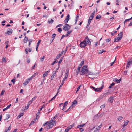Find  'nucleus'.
Masks as SVG:
<instances>
[{
    "label": "nucleus",
    "instance_id": "nucleus-6",
    "mask_svg": "<svg viewBox=\"0 0 132 132\" xmlns=\"http://www.w3.org/2000/svg\"><path fill=\"white\" fill-rule=\"evenodd\" d=\"M85 42V41L83 40V42H81L80 44V46L81 47L84 48L87 45V44Z\"/></svg>",
    "mask_w": 132,
    "mask_h": 132
},
{
    "label": "nucleus",
    "instance_id": "nucleus-25",
    "mask_svg": "<svg viewBox=\"0 0 132 132\" xmlns=\"http://www.w3.org/2000/svg\"><path fill=\"white\" fill-rule=\"evenodd\" d=\"M84 61H82L81 62V63L79 64V67H80V68H81L84 64Z\"/></svg>",
    "mask_w": 132,
    "mask_h": 132
},
{
    "label": "nucleus",
    "instance_id": "nucleus-40",
    "mask_svg": "<svg viewBox=\"0 0 132 132\" xmlns=\"http://www.w3.org/2000/svg\"><path fill=\"white\" fill-rule=\"evenodd\" d=\"M62 31V29L61 28H59L58 29V31L59 33H61Z\"/></svg>",
    "mask_w": 132,
    "mask_h": 132
},
{
    "label": "nucleus",
    "instance_id": "nucleus-51",
    "mask_svg": "<svg viewBox=\"0 0 132 132\" xmlns=\"http://www.w3.org/2000/svg\"><path fill=\"white\" fill-rule=\"evenodd\" d=\"M32 103V102L30 100L28 102L27 105L29 106V105Z\"/></svg>",
    "mask_w": 132,
    "mask_h": 132
},
{
    "label": "nucleus",
    "instance_id": "nucleus-49",
    "mask_svg": "<svg viewBox=\"0 0 132 132\" xmlns=\"http://www.w3.org/2000/svg\"><path fill=\"white\" fill-rule=\"evenodd\" d=\"M60 57V56L59 55V54H58L57 55V56L55 58V60H56V59L59 58Z\"/></svg>",
    "mask_w": 132,
    "mask_h": 132
},
{
    "label": "nucleus",
    "instance_id": "nucleus-46",
    "mask_svg": "<svg viewBox=\"0 0 132 132\" xmlns=\"http://www.w3.org/2000/svg\"><path fill=\"white\" fill-rule=\"evenodd\" d=\"M5 91L4 90H2L1 92L0 95L1 96L3 95L4 94V92H5Z\"/></svg>",
    "mask_w": 132,
    "mask_h": 132
},
{
    "label": "nucleus",
    "instance_id": "nucleus-54",
    "mask_svg": "<svg viewBox=\"0 0 132 132\" xmlns=\"http://www.w3.org/2000/svg\"><path fill=\"white\" fill-rule=\"evenodd\" d=\"M36 120H38V119L37 118V116L36 117L35 119H34V120H32V121H34V123L36 121Z\"/></svg>",
    "mask_w": 132,
    "mask_h": 132
},
{
    "label": "nucleus",
    "instance_id": "nucleus-37",
    "mask_svg": "<svg viewBox=\"0 0 132 132\" xmlns=\"http://www.w3.org/2000/svg\"><path fill=\"white\" fill-rule=\"evenodd\" d=\"M6 119H5V120H7L10 117V116L9 114H7L6 115Z\"/></svg>",
    "mask_w": 132,
    "mask_h": 132
},
{
    "label": "nucleus",
    "instance_id": "nucleus-33",
    "mask_svg": "<svg viewBox=\"0 0 132 132\" xmlns=\"http://www.w3.org/2000/svg\"><path fill=\"white\" fill-rule=\"evenodd\" d=\"M85 124H84L82 125H78L77 126L78 128H79L80 127H83L85 125Z\"/></svg>",
    "mask_w": 132,
    "mask_h": 132
},
{
    "label": "nucleus",
    "instance_id": "nucleus-24",
    "mask_svg": "<svg viewBox=\"0 0 132 132\" xmlns=\"http://www.w3.org/2000/svg\"><path fill=\"white\" fill-rule=\"evenodd\" d=\"M24 114L23 113H20V114L18 115L17 117L18 118H19L21 116H22Z\"/></svg>",
    "mask_w": 132,
    "mask_h": 132
},
{
    "label": "nucleus",
    "instance_id": "nucleus-43",
    "mask_svg": "<svg viewBox=\"0 0 132 132\" xmlns=\"http://www.w3.org/2000/svg\"><path fill=\"white\" fill-rule=\"evenodd\" d=\"M45 57V56H43V57H42L40 58V60L41 62H43L44 60Z\"/></svg>",
    "mask_w": 132,
    "mask_h": 132
},
{
    "label": "nucleus",
    "instance_id": "nucleus-61",
    "mask_svg": "<svg viewBox=\"0 0 132 132\" xmlns=\"http://www.w3.org/2000/svg\"><path fill=\"white\" fill-rule=\"evenodd\" d=\"M91 87L95 91H96V88H95V87Z\"/></svg>",
    "mask_w": 132,
    "mask_h": 132
},
{
    "label": "nucleus",
    "instance_id": "nucleus-14",
    "mask_svg": "<svg viewBox=\"0 0 132 132\" xmlns=\"http://www.w3.org/2000/svg\"><path fill=\"white\" fill-rule=\"evenodd\" d=\"M109 92H106L103 95H102V98L104 97L106 95H108L109 94Z\"/></svg>",
    "mask_w": 132,
    "mask_h": 132
},
{
    "label": "nucleus",
    "instance_id": "nucleus-50",
    "mask_svg": "<svg viewBox=\"0 0 132 132\" xmlns=\"http://www.w3.org/2000/svg\"><path fill=\"white\" fill-rule=\"evenodd\" d=\"M64 83V82L63 81H62L61 84L60 85V86H59V88L58 90H59V89H60V87H61L62 86V85Z\"/></svg>",
    "mask_w": 132,
    "mask_h": 132
},
{
    "label": "nucleus",
    "instance_id": "nucleus-23",
    "mask_svg": "<svg viewBox=\"0 0 132 132\" xmlns=\"http://www.w3.org/2000/svg\"><path fill=\"white\" fill-rule=\"evenodd\" d=\"M38 74V73H35L32 76L30 77V78H31V79H32L35 76H36Z\"/></svg>",
    "mask_w": 132,
    "mask_h": 132
},
{
    "label": "nucleus",
    "instance_id": "nucleus-55",
    "mask_svg": "<svg viewBox=\"0 0 132 132\" xmlns=\"http://www.w3.org/2000/svg\"><path fill=\"white\" fill-rule=\"evenodd\" d=\"M40 114V112H39H39H38L36 114V116H37H37H39V115Z\"/></svg>",
    "mask_w": 132,
    "mask_h": 132
},
{
    "label": "nucleus",
    "instance_id": "nucleus-52",
    "mask_svg": "<svg viewBox=\"0 0 132 132\" xmlns=\"http://www.w3.org/2000/svg\"><path fill=\"white\" fill-rule=\"evenodd\" d=\"M111 40V39L110 38L107 39L106 40V42H109Z\"/></svg>",
    "mask_w": 132,
    "mask_h": 132
},
{
    "label": "nucleus",
    "instance_id": "nucleus-16",
    "mask_svg": "<svg viewBox=\"0 0 132 132\" xmlns=\"http://www.w3.org/2000/svg\"><path fill=\"white\" fill-rule=\"evenodd\" d=\"M68 103V102L67 101H66L64 103V105L63 106V108L62 109V110H64V108L65 107V106H66L67 104Z\"/></svg>",
    "mask_w": 132,
    "mask_h": 132
},
{
    "label": "nucleus",
    "instance_id": "nucleus-7",
    "mask_svg": "<svg viewBox=\"0 0 132 132\" xmlns=\"http://www.w3.org/2000/svg\"><path fill=\"white\" fill-rule=\"evenodd\" d=\"M104 82H102V86L99 88H97L96 89V92H99L101 91L103 89V88L104 87Z\"/></svg>",
    "mask_w": 132,
    "mask_h": 132
},
{
    "label": "nucleus",
    "instance_id": "nucleus-28",
    "mask_svg": "<svg viewBox=\"0 0 132 132\" xmlns=\"http://www.w3.org/2000/svg\"><path fill=\"white\" fill-rule=\"evenodd\" d=\"M71 31H68L67 32L65 35V36L66 37H67L70 34V33L71 32Z\"/></svg>",
    "mask_w": 132,
    "mask_h": 132
},
{
    "label": "nucleus",
    "instance_id": "nucleus-32",
    "mask_svg": "<svg viewBox=\"0 0 132 132\" xmlns=\"http://www.w3.org/2000/svg\"><path fill=\"white\" fill-rule=\"evenodd\" d=\"M95 13V11H94L93 13H92L91 14L90 16L91 17H92V18H93L94 16V13Z\"/></svg>",
    "mask_w": 132,
    "mask_h": 132
},
{
    "label": "nucleus",
    "instance_id": "nucleus-27",
    "mask_svg": "<svg viewBox=\"0 0 132 132\" xmlns=\"http://www.w3.org/2000/svg\"><path fill=\"white\" fill-rule=\"evenodd\" d=\"M123 118V117L122 116H119L117 119V120L119 121H120L121 120H122Z\"/></svg>",
    "mask_w": 132,
    "mask_h": 132
},
{
    "label": "nucleus",
    "instance_id": "nucleus-53",
    "mask_svg": "<svg viewBox=\"0 0 132 132\" xmlns=\"http://www.w3.org/2000/svg\"><path fill=\"white\" fill-rule=\"evenodd\" d=\"M57 61H54V62H53L51 64V65H54L55 63H57Z\"/></svg>",
    "mask_w": 132,
    "mask_h": 132
},
{
    "label": "nucleus",
    "instance_id": "nucleus-64",
    "mask_svg": "<svg viewBox=\"0 0 132 132\" xmlns=\"http://www.w3.org/2000/svg\"><path fill=\"white\" fill-rule=\"evenodd\" d=\"M30 61L29 59H27V63H29L30 62Z\"/></svg>",
    "mask_w": 132,
    "mask_h": 132
},
{
    "label": "nucleus",
    "instance_id": "nucleus-3",
    "mask_svg": "<svg viewBox=\"0 0 132 132\" xmlns=\"http://www.w3.org/2000/svg\"><path fill=\"white\" fill-rule=\"evenodd\" d=\"M53 127V125L52 124V123L51 122V120L47 124V126L45 127V129L46 130H47L50 128H52Z\"/></svg>",
    "mask_w": 132,
    "mask_h": 132
},
{
    "label": "nucleus",
    "instance_id": "nucleus-18",
    "mask_svg": "<svg viewBox=\"0 0 132 132\" xmlns=\"http://www.w3.org/2000/svg\"><path fill=\"white\" fill-rule=\"evenodd\" d=\"M118 36V37H121V39L123 36V32H121L119 34Z\"/></svg>",
    "mask_w": 132,
    "mask_h": 132
},
{
    "label": "nucleus",
    "instance_id": "nucleus-62",
    "mask_svg": "<svg viewBox=\"0 0 132 132\" xmlns=\"http://www.w3.org/2000/svg\"><path fill=\"white\" fill-rule=\"evenodd\" d=\"M105 104H104L102 105L101 106V108H104L105 107Z\"/></svg>",
    "mask_w": 132,
    "mask_h": 132
},
{
    "label": "nucleus",
    "instance_id": "nucleus-21",
    "mask_svg": "<svg viewBox=\"0 0 132 132\" xmlns=\"http://www.w3.org/2000/svg\"><path fill=\"white\" fill-rule=\"evenodd\" d=\"M28 39V38L26 36H25V38L23 40L24 42L25 43H26L27 42Z\"/></svg>",
    "mask_w": 132,
    "mask_h": 132
},
{
    "label": "nucleus",
    "instance_id": "nucleus-41",
    "mask_svg": "<svg viewBox=\"0 0 132 132\" xmlns=\"http://www.w3.org/2000/svg\"><path fill=\"white\" fill-rule=\"evenodd\" d=\"M15 78H16L15 77L12 80H11V81L13 83V84H14L15 82Z\"/></svg>",
    "mask_w": 132,
    "mask_h": 132
},
{
    "label": "nucleus",
    "instance_id": "nucleus-58",
    "mask_svg": "<svg viewBox=\"0 0 132 132\" xmlns=\"http://www.w3.org/2000/svg\"><path fill=\"white\" fill-rule=\"evenodd\" d=\"M28 84V83L27 82L25 81L23 83V85L24 86H26Z\"/></svg>",
    "mask_w": 132,
    "mask_h": 132
},
{
    "label": "nucleus",
    "instance_id": "nucleus-48",
    "mask_svg": "<svg viewBox=\"0 0 132 132\" xmlns=\"http://www.w3.org/2000/svg\"><path fill=\"white\" fill-rule=\"evenodd\" d=\"M103 114H104L103 113H102L101 114H97V115L99 117H101L103 115Z\"/></svg>",
    "mask_w": 132,
    "mask_h": 132
},
{
    "label": "nucleus",
    "instance_id": "nucleus-9",
    "mask_svg": "<svg viewBox=\"0 0 132 132\" xmlns=\"http://www.w3.org/2000/svg\"><path fill=\"white\" fill-rule=\"evenodd\" d=\"M13 30H12L10 28H9L7 29V32L5 33L6 34L10 35L11 34Z\"/></svg>",
    "mask_w": 132,
    "mask_h": 132
},
{
    "label": "nucleus",
    "instance_id": "nucleus-60",
    "mask_svg": "<svg viewBox=\"0 0 132 132\" xmlns=\"http://www.w3.org/2000/svg\"><path fill=\"white\" fill-rule=\"evenodd\" d=\"M34 123V121H32L30 123L29 125V126H30L33 124Z\"/></svg>",
    "mask_w": 132,
    "mask_h": 132
},
{
    "label": "nucleus",
    "instance_id": "nucleus-31",
    "mask_svg": "<svg viewBox=\"0 0 132 132\" xmlns=\"http://www.w3.org/2000/svg\"><path fill=\"white\" fill-rule=\"evenodd\" d=\"M68 77V75L67 73V75H65V76L64 78L63 79L62 81L64 82L65 81V80L67 79Z\"/></svg>",
    "mask_w": 132,
    "mask_h": 132
},
{
    "label": "nucleus",
    "instance_id": "nucleus-38",
    "mask_svg": "<svg viewBox=\"0 0 132 132\" xmlns=\"http://www.w3.org/2000/svg\"><path fill=\"white\" fill-rule=\"evenodd\" d=\"M29 46L30 47L31 45V44L32 42V39H30L29 40Z\"/></svg>",
    "mask_w": 132,
    "mask_h": 132
},
{
    "label": "nucleus",
    "instance_id": "nucleus-20",
    "mask_svg": "<svg viewBox=\"0 0 132 132\" xmlns=\"http://www.w3.org/2000/svg\"><path fill=\"white\" fill-rule=\"evenodd\" d=\"M106 51L105 50H104L102 49V50H100L98 52V53L100 54H101L103 52H105Z\"/></svg>",
    "mask_w": 132,
    "mask_h": 132
},
{
    "label": "nucleus",
    "instance_id": "nucleus-47",
    "mask_svg": "<svg viewBox=\"0 0 132 132\" xmlns=\"http://www.w3.org/2000/svg\"><path fill=\"white\" fill-rule=\"evenodd\" d=\"M40 42H41V40H39L38 41L37 43V47L39 46V44L40 43Z\"/></svg>",
    "mask_w": 132,
    "mask_h": 132
},
{
    "label": "nucleus",
    "instance_id": "nucleus-15",
    "mask_svg": "<svg viewBox=\"0 0 132 132\" xmlns=\"http://www.w3.org/2000/svg\"><path fill=\"white\" fill-rule=\"evenodd\" d=\"M129 122V121L128 120H126L124 122V123L123 125V127H125L126 126H127L128 125Z\"/></svg>",
    "mask_w": 132,
    "mask_h": 132
},
{
    "label": "nucleus",
    "instance_id": "nucleus-56",
    "mask_svg": "<svg viewBox=\"0 0 132 132\" xmlns=\"http://www.w3.org/2000/svg\"><path fill=\"white\" fill-rule=\"evenodd\" d=\"M36 98V96H35L33 98H32V100H30L32 102V101L34 100H35V99Z\"/></svg>",
    "mask_w": 132,
    "mask_h": 132
},
{
    "label": "nucleus",
    "instance_id": "nucleus-2",
    "mask_svg": "<svg viewBox=\"0 0 132 132\" xmlns=\"http://www.w3.org/2000/svg\"><path fill=\"white\" fill-rule=\"evenodd\" d=\"M77 101L76 100H75L72 103V104L71 106L69 109L67 110L65 112H67L68 111H70V110L72 109L73 107L75 106V104L77 103Z\"/></svg>",
    "mask_w": 132,
    "mask_h": 132
},
{
    "label": "nucleus",
    "instance_id": "nucleus-4",
    "mask_svg": "<svg viewBox=\"0 0 132 132\" xmlns=\"http://www.w3.org/2000/svg\"><path fill=\"white\" fill-rule=\"evenodd\" d=\"M70 28V27L69 25L66 24L63 27V29L65 31H68Z\"/></svg>",
    "mask_w": 132,
    "mask_h": 132
},
{
    "label": "nucleus",
    "instance_id": "nucleus-39",
    "mask_svg": "<svg viewBox=\"0 0 132 132\" xmlns=\"http://www.w3.org/2000/svg\"><path fill=\"white\" fill-rule=\"evenodd\" d=\"M101 16L100 15H98L96 17V19H98L100 18Z\"/></svg>",
    "mask_w": 132,
    "mask_h": 132
},
{
    "label": "nucleus",
    "instance_id": "nucleus-12",
    "mask_svg": "<svg viewBox=\"0 0 132 132\" xmlns=\"http://www.w3.org/2000/svg\"><path fill=\"white\" fill-rule=\"evenodd\" d=\"M121 39V37H117L115 38L114 40V42H118Z\"/></svg>",
    "mask_w": 132,
    "mask_h": 132
},
{
    "label": "nucleus",
    "instance_id": "nucleus-35",
    "mask_svg": "<svg viewBox=\"0 0 132 132\" xmlns=\"http://www.w3.org/2000/svg\"><path fill=\"white\" fill-rule=\"evenodd\" d=\"M74 126V124H73L72 125H70V126L68 127V128H69V129H70L72 128Z\"/></svg>",
    "mask_w": 132,
    "mask_h": 132
},
{
    "label": "nucleus",
    "instance_id": "nucleus-5",
    "mask_svg": "<svg viewBox=\"0 0 132 132\" xmlns=\"http://www.w3.org/2000/svg\"><path fill=\"white\" fill-rule=\"evenodd\" d=\"M84 40L85 41V43H86V44H88L89 45H90L91 42L87 36L86 37L85 39Z\"/></svg>",
    "mask_w": 132,
    "mask_h": 132
},
{
    "label": "nucleus",
    "instance_id": "nucleus-17",
    "mask_svg": "<svg viewBox=\"0 0 132 132\" xmlns=\"http://www.w3.org/2000/svg\"><path fill=\"white\" fill-rule=\"evenodd\" d=\"M80 68H81L79 67V66H78V67L77 68V70L76 71V73L77 75H78L79 73V72L80 70Z\"/></svg>",
    "mask_w": 132,
    "mask_h": 132
},
{
    "label": "nucleus",
    "instance_id": "nucleus-63",
    "mask_svg": "<svg viewBox=\"0 0 132 132\" xmlns=\"http://www.w3.org/2000/svg\"><path fill=\"white\" fill-rule=\"evenodd\" d=\"M70 129H69V128H68V127L65 130V132H67L69 131V130Z\"/></svg>",
    "mask_w": 132,
    "mask_h": 132
},
{
    "label": "nucleus",
    "instance_id": "nucleus-19",
    "mask_svg": "<svg viewBox=\"0 0 132 132\" xmlns=\"http://www.w3.org/2000/svg\"><path fill=\"white\" fill-rule=\"evenodd\" d=\"M6 58L5 57H3L2 59V62L3 63L5 62L6 61Z\"/></svg>",
    "mask_w": 132,
    "mask_h": 132
},
{
    "label": "nucleus",
    "instance_id": "nucleus-30",
    "mask_svg": "<svg viewBox=\"0 0 132 132\" xmlns=\"http://www.w3.org/2000/svg\"><path fill=\"white\" fill-rule=\"evenodd\" d=\"M115 83L114 82H112L111 84L109 86V88H112V86H113Z\"/></svg>",
    "mask_w": 132,
    "mask_h": 132
},
{
    "label": "nucleus",
    "instance_id": "nucleus-45",
    "mask_svg": "<svg viewBox=\"0 0 132 132\" xmlns=\"http://www.w3.org/2000/svg\"><path fill=\"white\" fill-rule=\"evenodd\" d=\"M47 75L48 73H47V72H45L44 73V74L43 75V77H45Z\"/></svg>",
    "mask_w": 132,
    "mask_h": 132
},
{
    "label": "nucleus",
    "instance_id": "nucleus-36",
    "mask_svg": "<svg viewBox=\"0 0 132 132\" xmlns=\"http://www.w3.org/2000/svg\"><path fill=\"white\" fill-rule=\"evenodd\" d=\"M29 106H28V105H27V106H26L25 107V109L23 108V109H22V110L23 111L25 109L26 110H27V109L29 108Z\"/></svg>",
    "mask_w": 132,
    "mask_h": 132
},
{
    "label": "nucleus",
    "instance_id": "nucleus-57",
    "mask_svg": "<svg viewBox=\"0 0 132 132\" xmlns=\"http://www.w3.org/2000/svg\"><path fill=\"white\" fill-rule=\"evenodd\" d=\"M99 129L96 128L94 131V132H98Z\"/></svg>",
    "mask_w": 132,
    "mask_h": 132
},
{
    "label": "nucleus",
    "instance_id": "nucleus-22",
    "mask_svg": "<svg viewBox=\"0 0 132 132\" xmlns=\"http://www.w3.org/2000/svg\"><path fill=\"white\" fill-rule=\"evenodd\" d=\"M51 120V122L52 123V124L53 125V126L54 125H56V121H53L52 120Z\"/></svg>",
    "mask_w": 132,
    "mask_h": 132
},
{
    "label": "nucleus",
    "instance_id": "nucleus-11",
    "mask_svg": "<svg viewBox=\"0 0 132 132\" xmlns=\"http://www.w3.org/2000/svg\"><path fill=\"white\" fill-rule=\"evenodd\" d=\"M114 98V97L111 96L108 99L109 102L112 103L113 102Z\"/></svg>",
    "mask_w": 132,
    "mask_h": 132
},
{
    "label": "nucleus",
    "instance_id": "nucleus-42",
    "mask_svg": "<svg viewBox=\"0 0 132 132\" xmlns=\"http://www.w3.org/2000/svg\"><path fill=\"white\" fill-rule=\"evenodd\" d=\"M63 58V57H61V58L60 59V61L58 62V63H59V64H60L59 63H61L62 62Z\"/></svg>",
    "mask_w": 132,
    "mask_h": 132
},
{
    "label": "nucleus",
    "instance_id": "nucleus-34",
    "mask_svg": "<svg viewBox=\"0 0 132 132\" xmlns=\"http://www.w3.org/2000/svg\"><path fill=\"white\" fill-rule=\"evenodd\" d=\"M31 79V78H29L28 79H26V80H25V81L26 82H27L28 83L30 81Z\"/></svg>",
    "mask_w": 132,
    "mask_h": 132
},
{
    "label": "nucleus",
    "instance_id": "nucleus-44",
    "mask_svg": "<svg viewBox=\"0 0 132 132\" xmlns=\"http://www.w3.org/2000/svg\"><path fill=\"white\" fill-rule=\"evenodd\" d=\"M25 51L26 54H28V48H26L25 49Z\"/></svg>",
    "mask_w": 132,
    "mask_h": 132
},
{
    "label": "nucleus",
    "instance_id": "nucleus-1",
    "mask_svg": "<svg viewBox=\"0 0 132 132\" xmlns=\"http://www.w3.org/2000/svg\"><path fill=\"white\" fill-rule=\"evenodd\" d=\"M88 71L87 66H84L80 71V74L82 75L86 74L88 73Z\"/></svg>",
    "mask_w": 132,
    "mask_h": 132
},
{
    "label": "nucleus",
    "instance_id": "nucleus-13",
    "mask_svg": "<svg viewBox=\"0 0 132 132\" xmlns=\"http://www.w3.org/2000/svg\"><path fill=\"white\" fill-rule=\"evenodd\" d=\"M56 71H55L54 72V73L53 72V74L51 76V80H52L54 78V77L55 75L56 74Z\"/></svg>",
    "mask_w": 132,
    "mask_h": 132
},
{
    "label": "nucleus",
    "instance_id": "nucleus-29",
    "mask_svg": "<svg viewBox=\"0 0 132 132\" xmlns=\"http://www.w3.org/2000/svg\"><path fill=\"white\" fill-rule=\"evenodd\" d=\"M53 22V20L52 19H51L50 20H48V23L50 24H52Z\"/></svg>",
    "mask_w": 132,
    "mask_h": 132
},
{
    "label": "nucleus",
    "instance_id": "nucleus-10",
    "mask_svg": "<svg viewBox=\"0 0 132 132\" xmlns=\"http://www.w3.org/2000/svg\"><path fill=\"white\" fill-rule=\"evenodd\" d=\"M70 15L69 14H68L67 16H66L65 19L64 20V22L65 24L67 23L68 21L70 19L69 18Z\"/></svg>",
    "mask_w": 132,
    "mask_h": 132
},
{
    "label": "nucleus",
    "instance_id": "nucleus-8",
    "mask_svg": "<svg viewBox=\"0 0 132 132\" xmlns=\"http://www.w3.org/2000/svg\"><path fill=\"white\" fill-rule=\"evenodd\" d=\"M132 63V60H128L127 61V65L126 67V69H127L129 67V65Z\"/></svg>",
    "mask_w": 132,
    "mask_h": 132
},
{
    "label": "nucleus",
    "instance_id": "nucleus-26",
    "mask_svg": "<svg viewBox=\"0 0 132 132\" xmlns=\"http://www.w3.org/2000/svg\"><path fill=\"white\" fill-rule=\"evenodd\" d=\"M56 34H53L52 36V38L53 39V40H54L55 37L56 36Z\"/></svg>",
    "mask_w": 132,
    "mask_h": 132
},
{
    "label": "nucleus",
    "instance_id": "nucleus-59",
    "mask_svg": "<svg viewBox=\"0 0 132 132\" xmlns=\"http://www.w3.org/2000/svg\"><path fill=\"white\" fill-rule=\"evenodd\" d=\"M80 129V132H82L84 131V129L83 128H81Z\"/></svg>",
    "mask_w": 132,
    "mask_h": 132
}]
</instances>
